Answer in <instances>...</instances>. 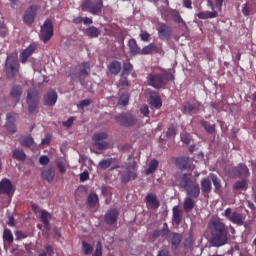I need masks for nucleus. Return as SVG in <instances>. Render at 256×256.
Instances as JSON below:
<instances>
[{"mask_svg": "<svg viewBox=\"0 0 256 256\" xmlns=\"http://www.w3.org/2000/svg\"><path fill=\"white\" fill-rule=\"evenodd\" d=\"M40 219L45 229L49 231V229H51V224L49 223V221H51V213L47 212L46 210H42L40 214Z\"/></svg>", "mask_w": 256, "mask_h": 256, "instance_id": "32", "label": "nucleus"}, {"mask_svg": "<svg viewBox=\"0 0 256 256\" xmlns=\"http://www.w3.org/2000/svg\"><path fill=\"white\" fill-rule=\"evenodd\" d=\"M28 104V113L31 115H35L37 113V107H39V104L36 103H27Z\"/></svg>", "mask_w": 256, "mask_h": 256, "instance_id": "55", "label": "nucleus"}, {"mask_svg": "<svg viewBox=\"0 0 256 256\" xmlns=\"http://www.w3.org/2000/svg\"><path fill=\"white\" fill-rule=\"evenodd\" d=\"M42 179H45L48 183H53L55 179V168L53 167H44L41 171Z\"/></svg>", "mask_w": 256, "mask_h": 256, "instance_id": "20", "label": "nucleus"}, {"mask_svg": "<svg viewBox=\"0 0 256 256\" xmlns=\"http://www.w3.org/2000/svg\"><path fill=\"white\" fill-rule=\"evenodd\" d=\"M151 37V34H149L148 32H142L141 34H140V39H141V41H145V42H147V41H149V38Z\"/></svg>", "mask_w": 256, "mask_h": 256, "instance_id": "63", "label": "nucleus"}, {"mask_svg": "<svg viewBox=\"0 0 256 256\" xmlns=\"http://www.w3.org/2000/svg\"><path fill=\"white\" fill-rule=\"evenodd\" d=\"M161 237H171V230L167 222H164L163 228L160 230Z\"/></svg>", "mask_w": 256, "mask_h": 256, "instance_id": "50", "label": "nucleus"}, {"mask_svg": "<svg viewBox=\"0 0 256 256\" xmlns=\"http://www.w3.org/2000/svg\"><path fill=\"white\" fill-rule=\"evenodd\" d=\"M195 179H193V175L190 173L177 172L173 176V187H181L182 189H186L189 187Z\"/></svg>", "mask_w": 256, "mask_h": 256, "instance_id": "3", "label": "nucleus"}, {"mask_svg": "<svg viewBox=\"0 0 256 256\" xmlns=\"http://www.w3.org/2000/svg\"><path fill=\"white\" fill-rule=\"evenodd\" d=\"M171 33H173L171 26H169L167 24L160 25V27L158 29L159 39H162V40L169 39V37H171Z\"/></svg>", "mask_w": 256, "mask_h": 256, "instance_id": "19", "label": "nucleus"}, {"mask_svg": "<svg viewBox=\"0 0 256 256\" xmlns=\"http://www.w3.org/2000/svg\"><path fill=\"white\" fill-rule=\"evenodd\" d=\"M122 65L121 62L113 60L108 65V71L111 75L117 76L121 73Z\"/></svg>", "mask_w": 256, "mask_h": 256, "instance_id": "27", "label": "nucleus"}, {"mask_svg": "<svg viewBox=\"0 0 256 256\" xmlns=\"http://www.w3.org/2000/svg\"><path fill=\"white\" fill-rule=\"evenodd\" d=\"M140 112L142 115H144V117H149V113H150L149 106L147 105L142 106L140 109Z\"/></svg>", "mask_w": 256, "mask_h": 256, "instance_id": "60", "label": "nucleus"}, {"mask_svg": "<svg viewBox=\"0 0 256 256\" xmlns=\"http://www.w3.org/2000/svg\"><path fill=\"white\" fill-rule=\"evenodd\" d=\"M111 165H113V158L102 159L98 163V169H101L102 171H106V169H109Z\"/></svg>", "mask_w": 256, "mask_h": 256, "instance_id": "42", "label": "nucleus"}, {"mask_svg": "<svg viewBox=\"0 0 256 256\" xmlns=\"http://www.w3.org/2000/svg\"><path fill=\"white\" fill-rule=\"evenodd\" d=\"M6 69L8 71V77H15L19 73V61L7 58Z\"/></svg>", "mask_w": 256, "mask_h": 256, "instance_id": "14", "label": "nucleus"}, {"mask_svg": "<svg viewBox=\"0 0 256 256\" xmlns=\"http://www.w3.org/2000/svg\"><path fill=\"white\" fill-rule=\"evenodd\" d=\"M3 239L4 241H7L9 244L13 243V232H11L10 229L6 228L3 232Z\"/></svg>", "mask_w": 256, "mask_h": 256, "instance_id": "49", "label": "nucleus"}, {"mask_svg": "<svg viewBox=\"0 0 256 256\" xmlns=\"http://www.w3.org/2000/svg\"><path fill=\"white\" fill-rule=\"evenodd\" d=\"M89 180V171H84L80 174V182L85 183V181Z\"/></svg>", "mask_w": 256, "mask_h": 256, "instance_id": "58", "label": "nucleus"}, {"mask_svg": "<svg viewBox=\"0 0 256 256\" xmlns=\"http://www.w3.org/2000/svg\"><path fill=\"white\" fill-rule=\"evenodd\" d=\"M230 222L234 225H238V227H243V225H245V216L237 211H234L231 214Z\"/></svg>", "mask_w": 256, "mask_h": 256, "instance_id": "22", "label": "nucleus"}, {"mask_svg": "<svg viewBox=\"0 0 256 256\" xmlns=\"http://www.w3.org/2000/svg\"><path fill=\"white\" fill-rule=\"evenodd\" d=\"M39 101H40L39 92L34 89H29L27 92L26 103L39 104Z\"/></svg>", "mask_w": 256, "mask_h": 256, "instance_id": "30", "label": "nucleus"}, {"mask_svg": "<svg viewBox=\"0 0 256 256\" xmlns=\"http://www.w3.org/2000/svg\"><path fill=\"white\" fill-rule=\"evenodd\" d=\"M166 13L170 17H172L174 23H176L177 25H180L181 27H187V22L183 20V17H181V14L179 13L178 10L169 8L168 10H166Z\"/></svg>", "mask_w": 256, "mask_h": 256, "instance_id": "16", "label": "nucleus"}, {"mask_svg": "<svg viewBox=\"0 0 256 256\" xmlns=\"http://www.w3.org/2000/svg\"><path fill=\"white\" fill-rule=\"evenodd\" d=\"M82 11H88L92 15H101L103 9V0L93 2L91 0H85L81 5Z\"/></svg>", "mask_w": 256, "mask_h": 256, "instance_id": "4", "label": "nucleus"}, {"mask_svg": "<svg viewBox=\"0 0 256 256\" xmlns=\"http://www.w3.org/2000/svg\"><path fill=\"white\" fill-rule=\"evenodd\" d=\"M131 71H133V64H131L130 62L123 63L121 75L129 76L131 75Z\"/></svg>", "mask_w": 256, "mask_h": 256, "instance_id": "46", "label": "nucleus"}, {"mask_svg": "<svg viewBox=\"0 0 256 256\" xmlns=\"http://www.w3.org/2000/svg\"><path fill=\"white\" fill-rule=\"evenodd\" d=\"M209 177L214 185V193H221V180L213 173H210Z\"/></svg>", "mask_w": 256, "mask_h": 256, "instance_id": "34", "label": "nucleus"}, {"mask_svg": "<svg viewBox=\"0 0 256 256\" xmlns=\"http://www.w3.org/2000/svg\"><path fill=\"white\" fill-rule=\"evenodd\" d=\"M150 105L155 107V109H161L163 107V102L161 101V97L159 93L152 91L150 93Z\"/></svg>", "mask_w": 256, "mask_h": 256, "instance_id": "25", "label": "nucleus"}, {"mask_svg": "<svg viewBox=\"0 0 256 256\" xmlns=\"http://www.w3.org/2000/svg\"><path fill=\"white\" fill-rule=\"evenodd\" d=\"M16 241H21V239H27V234L23 231L18 230L15 232Z\"/></svg>", "mask_w": 256, "mask_h": 256, "instance_id": "57", "label": "nucleus"}, {"mask_svg": "<svg viewBox=\"0 0 256 256\" xmlns=\"http://www.w3.org/2000/svg\"><path fill=\"white\" fill-rule=\"evenodd\" d=\"M208 229L212 235L210 241L212 247H223V245H227V241L229 240L227 237V235H229V230L221 219L212 218L208 223Z\"/></svg>", "mask_w": 256, "mask_h": 256, "instance_id": "1", "label": "nucleus"}, {"mask_svg": "<svg viewBox=\"0 0 256 256\" xmlns=\"http://www.w3.org/2000/svg\"><path fill=\"white\" fill-rule=\"evenodd\" d=\"M10 95L19 103V99H21V95H23V88H21V86H13Z\"/></svg>", "mask_w": 256, "mask_h": 256, "instance_id": "37", "label": "nucleus"}, {"mask_svg": "<svg viewBox=\"0 0 256 256\" xmlns=\"http://www.w3.org/2000/svg\"><path fill=\"white\" fill-rule=\"evenodd\" d=\"M242 13L245 17H249V15H251V10L249 9V6L247 4L243 5Z\"/></svg>", "mask_w": 256, "mask_h": 256, "instance_id": "61", "label": "nucleus"}, {"mask_svg": "<svg viewBox=\"0 0 256 256\" xmlns=\"http://www.w3.org/2000/svg\"><path fill=\"white\" fill-rule=\"evenodd\" d=\"M128 47H129V53L130 55H132L133 57H135V55H141V48L139 47V45L137 44V40L135 39H130L128 41Z\"/></svg>", "mask_w": 256, "mask_h": 256, "instance_id": "29", "label": "nucleus"}, {"mask_svg": "<svg viewBox=\"0 0 256 256\" xmlns=\"http://www.w3.org/2000/svg\"><path fill=\"white\" fill-rule=\"evenodd\" d=\"M33 143H35V141L33 140V137H31V135L25 136L20 140V144L23 147H31L33 146Z\"/></svg>", "mask_w": 256, "mask_h": 256, "instance_id": "47", "label": "nucleus"}, {"mask_svg": "<svg viewBox=\"0 0 256 256\" xmlns=\"http://www.w3.org/2000/svg\"><path fill=\"white\" fill-rule=\"evenodd\" d=\"M188 197H192L193 199H197L199 195H201V187H199V183L194 179L192 183L185 189Z\"/></svg>", "mask_w": 256, "mask_h": 256, "instance_id": "12", "label": "nucleus"}, {"mask_svg": "<svg viewBox=\"0 0 256 256\" xmlns=\"http://www.w3.org/2000/svg\"><path fill=\"white\" fill-rule=\"evenodd\" d=\"M172 221L177 227H179L181 221H183V213L181 212V209H179V206H175L172 209Z\"/></svg>", "mask_w": 256, "mask_h": 256, "instance_id": "26", "label": "nucleus"}, {"mask_svg": "<svg viewBox=\"0 0 256 256\" xmlns=\"http://www.w3.org/2000/svg\"><path fill=\"white\" fill-rule=\"evenodd\" d=\"M86 35L90 37V39H96V37L101 35V30L95 26H90L86 29Z\"/></svg>", "mask_w": 256, "mask_h": 256, "instance_id": "38", "label": "nucleus"}, {"mask_svg": "<svg viewBox=\"0 0 256 256\" xmlns=\"http://www.w3.org/2000/svg\"><path fill=\"white\" fill-rule=\"evenodd\" d=\"M130 97L131 95L129 94V92H123L118 100L119 107H127L129 105Z\"/></svg>", "mask_w": 256, "mask_h": 256, "instance_id": "39", "label": "nucleus"}, {"mask_svg": "<svg viewBox=\"0 0 256 256\" xmlns=\"http://www.w3.org/2000/svg\"><path fill=\"white\" fill-rule=\"evenodd\" d=\"M201 185V193L203 195H209L211 190L213 189V185L211 184V177L202 178L200 181Z\"/></svg>", "mask_w": 256, "mask_h": 256, "instance_id": "21", "label": "nucleus"}, {"mask_svg": "<svg viewBox=\"0 0 256 256\" xmlns=\"http://www.w3.org/2000/svg\"><path fill=\"white\" fill-rule=\"evenodd\" d=\"M116 123L121 127H134L137 124L136 118L131 114H119L115 117Z\"/></svg>", "mask_w": 256, "mask_h": 256, "instance_id": "8", "label": "nucleus"}, {"mask_svg": "<svg viewBox=\"0 0 256 256\" xmlns=\"http://www.w3.org/2000/svg\"><path fill=\"white\" fill-rule=\"evenodd\" d=\"M37 49V46L35 44H30L26 49L22 51L20 54V63L25 64L27 63V60L33 53H35V50Z\"/></svg>", "mask_w": 256, "mask_h": 256, "instance_id": "17", "label": "nucleus"}, {"mask_svg": "<svg viewBox=\"0 0 256 256\" xmlns=\"http://www.w3.org/2000/svg\"><path fill=\"white\" fill-rule=\"evenodd\" d=\"M39 37L43 43L51 41L53 37V21L51 19L45 20L44 24L41 26Z\"/></svg>", "mask_w": 256, "mask_h": 256, "instance_id": "5", "label": "nucleus"}, {"mask_svg": "<svg viewBox=\"0 0 256 256\" xmlns=\"http://www.w3.org/2000/svg\"><path fill=\"white\" fill-rule=\"evenodd\" d=\"M92 256H103V249L101 248V245L96 247Z\"/></svg>", "mask_w": 256, "mask_h": 256, "instance_id": "64", "label": "nucleus"}, {"mask_svg": "<svg viewBox=\"0 0 256 256\" xmlns=\"http://www.w3.org/2000/svg\"><path fill=\"white\" fill-rule=\"evenodd\" d=\"M232 173L236 175V177H249L251 173L249 172V168L245 164H238L232 169Z\"/></svg>", "mask_w": 256, "mask_h": 256, "instance_id": "18", "label": "nucleus"}, {"mask_svg": "<svg viewBox=\"0 0 256 256\" xmlns=\"http://www.w3.org/2000/svg\"><path fill=\"white\" fill-rule=\"evenodd\" d=\"M13 159H16V161H25L27 159V154H25V151L23 149H15L12 154Z\"/></svg>", "mask_w": 256, "mask_h": 256, "instance_id": "41", "label": "nucleus"}, {"mask_svg": "<svg viewBox=\"0 0 256 256\" xmlns=\"http://www.w3.org/2000/svg\"><path fill=\"white\" fill-rule=\"evenodd\" d=\"M155 51H157V46L155 43H150L141 49L140 55H152Z\"/></svg>", "mask_w": 256, "mask_h": 256, "instance_id": "40", "label": "nucleus"}, {"mask_svg": "<svg viewBox=\"0 0 256 256\" xmlns=\"http://www.w3.org/2000/svg\"><path fill=\"white\" fill-rule=\"evenodd\" d=\"M131 179H137V162L133 161L132 163L126 166V173L122 174L120 177L121 183H129Z\"/></svg>", "mask_w": 256, "mask_h": 256, "instance_id": "6", "label": "nucleus"}, {"mask_svg": "<svg viewBox=\"0 0 256 256\" xmlns=\"http://www.w3.org/2000/svg\"><path fill=\"white\" fill-rule=\"evenodd\" d=\"M99 203V196L96 193H90L87 198V205L89 207H95Z\"/></svg>", "mask_w": 256, "mask_h": 256, "instance_id": "43", "label": "nucleus"}, {"mask_svg": "<svg viewBox=\"0 0 256 256\" xmlns=\"http://www.w3.org/2000/svg\"><path fill=\"white\" fill-rule=\"evenodd\" d=\"M57 103V92L49 91L44 97V105L53 107Z\"/></svg>", "mask_w": 256, "mask_h": 256, "instance_id": "28", "label": "nucleus"}, {"mask_svg": "<svg viewBox=\"0 0 256 256\" xmlns=\"http://www.w3.org/2000/svg\"><path fill=\"white\" fill-rule=\"evenodd\" d=\"M6 119V130L10 135H15V133H17V126L15 125V122L17 121V114L8 113L6 115Z\"/></svg>", "mask_w": 256, "mask_h": 256, "instance_id": "11", "label": "nucleus"}, {"mask_svg": "<svg viewBox=\"0 0 256 256\" xmlns=\"http://www.w3.org/2000/svg\"><path fill=\"white\" fill-rule=\"evenodd\" d=\"M35 17H37V5H31L23 16V21L26 25H33L35 23Z\"/></svg>", "mask_w": 256, "mask_h": 256, "instance_id": "10", "label": "nucleus"}, {"mask_svg": "<svg viewBox=\"0 0 256 256\" xmlns=\"http://www.w3.org/2000/svg\"><path fill=\"white\" fill-rule=\"evenodd\" d=\"M218 16L219 13L217 11H203L197 14L198 19H215Z\"/></svg>", "mask_w": 256, "mask_h": 256, "instance_id": "35", "label": "nucleus"}, {"mask_svg": "<svg viewBox=\"0 0 256 256\" xmlns=\"http://www.w3.org/2000/svg\"><path fill=\"white\" fill-rule=\"evenodd\" d=\"M146 203L149 205L150 209H159V207H161V202L157 200V195L153 193L146 195Z\"/></svg>", "mask_w": 256, "mask_h": 256, "instance_id": "24", "label": "nucleus"}, {"mask_svg": "<svg viewBox=\"0 0 256 256\" xmlns=\"http://www.w3.org/2000/svg\"><path fill=\"white\" fill-rule=\"evenodd\" d=\"M175 163L180 171H189L191 169V158L187 156L176 158Z\"/></svg>", "mask_w": 256, "mask_h": 256, "instance_id": "15", "label": "nucleus"}, {"mask_svg": "<svg viewBox=\"0 0 256 256\" xmlns=\"http://www.w3.org/2000/svg\"><path fill=\"white\" fill-rule=\"evenodd\" d=\"M90 71H91V65L89 64V62H83L82 68L78 73V79L80 83H83V81L87 79V76L89 75Z\"/></svg>", "mask_w": 256, "mask_h": 256, "instance_id": "23", "label": "nucleus"}, {"mask_svg": "<svg viewBox=\"0 0 256 256\" xmlns=\"http://www.w3.org/2000/svg\"><path fill=\"white\" fill-rule=\"evenodd\" d=\"M119 219V210L117 208H110L106 211L104 215V222L106 225H117Z\"/></svg>", "mask_w": 256, "mask_h": 256, "instance_id": "9", "label": "nucleus"}, {"mask_svg": "<svg viewBox=\"0 0 256 256\" xmlns=\"http://www.w3.org/2000/svg\"><path fill=\"white\" fill-rule=\"evenodd\" d=\"M119 85L120 87H129V85H131V83L129 82V79H127V76H123L121 75V78L119 80Z\"/></svg>", "mask_w": 256, "mask_h": 256, "instance_id": "54", "label": "nucleus"}, {"mask_svg": "<svg viewBox=\"0 0 256 256\" xmlns=\"http://www.w3.org/2000/svg\"><path fill=\"white\" fill-rule=\"evenodd\" d=\"M175 135H177V128H175V126H170L166 131V137L171 139L175 137Z\"/></svg>", "mask_w": 256, "mask_h": 256, "instance_id": "53", "label": "nucleus"}, {"mask_svg": "<svg viewBox=\"0 0 256 256\" xmlns=\"http://www.w3.org/2000/svg\"><path fill=\"white\" fill-rule=\"evenodd\" d=\"M202 127H204L205 131L208 133H215V126L211 125L209 122L203 120L201 122Z\"/></svg>", "mask_w": 256, "mask_h": 256, "instance_id": "52", "label": "nucleus"}, {"mask_svg": "<svg viewBox=\"0 0 256 256\" xmlns=\"http://www.w3.org/2000/svg\"><path fill=\"white\" fill-rule=\"evenodd\" d=\"M40 165H47L50 163L49 157L47 155H43L39 158Z\"/></svg>", "mask_w": 256, "mask_h": 256, "instance_id": "59", "label": "nucleus"}, {"mask_svg": "<svg viewBox=\"0 0 256 256\" xmlns=\"http://www.w3.org/2000/svg\"><path fill=\"white\" fill-rule=\"evenodd\" d=\"M94 141V145L100 151H105V149H109V142L105 141V139H109V134L106 132H99L93 135L92 137Z\"/></svg>", "mask_w": 256, "mask_h": 256, "instance_id": "7", "label": "nucleus"}, {"mask_svg": "<svg viewBox=\"0 0 256 256\" xmlns=\"http://www.w3.org/2000/svg\"><path fill=\"white\" fill-rule=\"evenodd\" d=\"M175 76L169 71H163L161 73L156 74H148L146 77V81L150 87L154 89H163L169 81H174Z\"/></svg>", "mask_w": 256, "mask_h": 256, "instance_id": "2", "label": "nucleus"}, {"mask_svg": "<svg viewBox=\"0 0 256 256\" xmlns=\"http://www.w3.org/2000/svg\"><path fill=\"white\" fill-rule=\"evenodd\" d=\"M182 141L184 145H190L191 144V135L185 134L182 136Z\"/></svg>", "mask_w": 256, "mask_h": 256, "instance_id": "62", "label": "nucleus"}, {"mask_svg": "<svg viewBox=\"0 0 256 256\" xmlns=\"http://www.w3.org/2000/svg\"><path fill=\"white\" fill-rule=\"evenodd\" d=\"M157 167H159V161L155 159L151 160L148 168L146 169V175H153V172L157 171Z\"/></svg>", "mask_w": 256, "mask_h": 256, "instance_id": "44", "label": "nucleus"}, {"mask_svg": "<svg viewBox=\"0 0 256 256\" xmlns=\"http://www.w3.org/2000/svg\"><path fill=\"white\" fill-rule=\"evenodd\" d=\"M171 245L172 249H177L179 245H181V241H183V236L177 232L170 233Z\"/></svg>", "mask_w": 256, "mask_h": 256, "instance_id": "31", "label": "nucleus"}, {"mask_svg": "<svg viewBox=\"0 0 256 256\" xmlns=\"http://www.w3.org/2000/svg\"><path fill=\"white\" fill-rule=\"evenodd\" d=\"M234 191H247V180L236 181L233 184Z\"/></svg>", "mask_w": 256, "mask_h": 256, "instance_id": "45", "label": "nucleus"}, {"mask_svg": "<svg viewBox=\"0 0 256 256\" xmlns=\"http://www.w3.org/2000/svg\"><path fill=\"white\" fill-rule=\"evenodd\" d=\"M91 103H93V100L91 99L82 100L78 105V109H83V107H89Z\"/></svg>", "mask_w": 256, "mask_h": 256, "instance_id": "56", "label": "nucleus"}, {"mask_svg": "<svg viewBox=\"0 0 256 256\" xmlns=\"http://www.w3.org/2000/svg\"><path fill=\"white\" fill-rule=\"evenodd\" d=\"M56 165H57L59 173H61L62 175L67 172V167H66L65 160L57 159L56 160Z\"/></svg>", "mask_w": 256, "mask_h": 256, "instance_id": "48", "label": "nucleus"}, {"mask_svg": "<svg viewBox=\"0 0 256 256\" xmlns=\"http://www.w3.org/2000/svg\"><path fill=\"white\" fill-rule=\"evenodd\" d=\"M183 209L186 212L193 211V209H195V200H193V197L188 196L184 199Z\"/></svg>", "mask_w": 256, "mask_h": 256, "instance_id": "33", "label": "nucleus"}, {"mask_svg": "<svg viewBox=\"0 0 256 256\" xmlns=\"http://www.w3.org/2000/svg\"><path fill=\"white\" fill-rule=\"evenodd\" d=\"M82 249L84 251V255H91V253H93V246L87 243V241H82Z\"/></svg>", "mask_w": 256, "mask_h": 256, "instance_id": "51", "label": "nucleus"}, {"mask_svg": "<svg viewBox=\"0 0 256 256\" xmlns=\"http://www.w3.org/2000/svg\"><path fill=\"white\" fill-rule=\"evenodd\" d=\"M15 193L11 180L4 178L0 181V195H11Z\"/></svg>", "mask_w": 256, "mask_h": 256, "instance_id": "13", "label": "nucleus"}, {"mask_svg": "<svg viewBox=\"0 0 256 256\" xmlns=\"http://www.w3.org/2000/svg\"><path fill=\"white\" fill-rule=\"evenodd\" d=\"M200 106H201V103H199V102H196L194 104L187 103L183 107V113L190 115L191 113H193V111H198Z\"/></svg>", "mask_w": 256, "mask_h": 256, "instance_id": "36", "label": "nucleus"}]
</instances>
